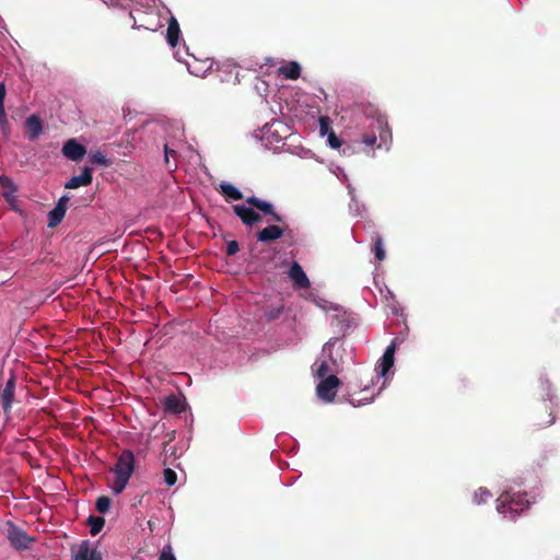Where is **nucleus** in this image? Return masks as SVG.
<instances>
[{
    "instance_id": "obj_1",
    "label": "nucleus",
    "mask_w": 560,
    "mask_h": 560,
    "mask_svg": "<svg viewBox=\"0 0 560 560\" xmlns=\"http://www.w3.org/2000/svg\"><path fill=\"white\" fill-rule=\"evenodd\" d=\"M365 114L368 117H372L369 125L371 131L362 135L361 142L371 149L374 147L381 148L382 145L387 147L392 141V130L388 126L387 117L374 108H371L370 112L366 110Z\"/></svg>"
},
{
    "instance_id": "obj_2",
    "label": "nucleus",
    "mask_w": 560,
    "mask_h": 560,
    "mask_svg": "<svg viewBox=\"0 0 560 560\" xmlns=\"http://www.w3.org/2000/svg\"><path fill=\"white\" fill-rule=\"evenodd\" d=\"M135 455L130 450H124L117 458L110 471L115 475L114 481L110 486L115 494L121 493L135 471Z\"/></svg>"
},
{
    "instance_id": "obj_3",
    "label": "nucleus",
    "mask_w": 560,
    "mask_h": 560,
    "mask_svg": "<svg viewBox=\"0 0 560 560\" xmlns=\"http://www.w3.org/2000/svg\"><path fill=\"white\" fill-rule=\"evenodd\" d=\"M556 420L553 415V401L546 399L538 402L530 412L532 424L537 429L551 425Z\"/></svg>"
},
{
    "instance_id": "obj_4",
    "label": "nucleus",
    "mask_w": 560,
    "mask_h": 560,
    "mask_svg": "<svg viewBox=\"0 0 560 560\" xmlns=\"http://www.w3.org/2000/svg\"><path fill=\"white\" fill-rule=\"evenodd\" d=\"M5 536L11 546L16 550H26L34 541V538L28 536L25 530L16 526L11 521L7 522Z\"/></svg>"
},
{
    "instance_id": "obj_5",
    "label": "nucleus",
    "mask_w": 560,
    "mask_h": 560,
    "mask_svg": "<svg viewBox=\"0 0 560 560\" xmlns=\"http://www.w3.org/2000/svg\"><path fill=\"white\" fill-rule=\"evenodd\" d=\"M340 381L336 375H329L323 378L316 387L317 396L327 402H331L337 394Z\"/></svg>"
},
{
    "instance_id": "obj_6",
    "label": "nucleus",
    "mask_w": 560,
    "mask_h": 560,
    "mask_svg": "<svg viewBox=\"0 0 560 560\" xmlns=\"http://www.w3.org/2000/svg\"><path fill=\"white\" fill-rule=\"evenodd\" d=\"M283 236L292 238V231L277 224H270L257 232L256 237L260 243H271Z\"/></svg>"
},
{
    "instance_id": "obj_7",
    "label": "nucleus",
    "mask_w": 560,
    "mask_h": 560,
    "mask_svg": "<svg viewBox=\"0 0 560 560\" xmlns=\"http://www.w3.org/2000/svg\"><path fill=\"white\" fill-rule=\"evenodd\" d=\"M62 154L71 161L79 162L86 154V149L75 139H69L62 147Z\"/></svg>"
},
{
    "instance_id": "obj_8",
    "label": "nucleus",
    "mask_w": 560,
    "mask_h": 560,
    "mask_svg": "<svg viewBox=\"0 0 560 560\" xmlns=\"http://www.w3.org/2000/svg\"><path fill=\"white\" fill-rule=\"evenodd\" d=\"M233 212L241 219L242 223L247 226H252L261 221V215L258 212L244 205L233 206Z\"/></svg>"
},
{
    "instance_id": "obj_9",
    "label": "nucleus",
    "mask_w": 560,
    "mask_h": 560,
    "mask_svg": "<svg viewBox=\"0 0 560 560\" xmlns=\"http://www.w3.org/2000/svg\"><path fill=\"white\" fill-rule=\"evenodd\" d=\"M498 511L500 513H517L524 510V504L521 501L515 500L509 492H504L498 499Z\"/></svg>"
},
{
    "instance_id": "obj_10",
    "label": "nucleus",
    "mask_w": 560,
    "mask_h": 560,
    "mask_svg": "<svg viewBox=\"0 0 560 560\" xmlns=\"http://www.w3.org/2000/svg\"><path fill=\"white\" fill-rule=\"evenodd\" d=\"M246 203L249 205L250 207L261 211L264 214H270L272 217V220L276 222L282 221V217L280 214H278L275 211L273 206L266 200H262L260 198L252 196V197L246 198Z\"/></svg>"
},
{
    "instance_id": "obj_11",
    "label": "nucleus",
    "mask_w": 560,
    "mask_h": 560,
    "mask_svg": "<svg viewBox=\"0 0 560 560\" xmlns=\"http://www.w3.org/2000/svg\"><path fill=\"white\" fill-rule=\"evenodd\" d=\"M0 187L2 188V196L4 200L11 206L12 209L16 210V186L8 176H0Z\"/></svg>"
},
{
    "instance_id": "obj_12",
    "label": "nucleus",
    "mask_w": 560,
    "mask_h": 560,
    "mask_svg": "<svg viewBox=\"0 0 560 560\" xmlns=\"http://www.w3.org/2000/svg\"><path fill=\"white\" fill-rule=\"evenodd\" d=\"M289 278L293 281V283L300 289H307L311 287V282L304 272L302 266L294 261L289 269Z\"/></svg>"
},
{
    "instance_id": "obj_13",
    "label": "nucleus",
    "mask_w": 560,
    "mask_h": 560,
    "mask_svg": "<svg viewBox=\"0 0 560 560\" xmlns=\"http://www.w3.org/2000/svg\"><path fill=\"white\" fill-rule=\"evenodd\" d=\"M92 168L84 166L80 175L72 176L65 185L67 189H77L81 186H88L92 183Z\"/></svg>"
},
{
    "instance_id": "obj_14",
    "label": "nucleus",
    "mask_w": 560,
    "mask_h": 560,
    "mask_svg": "<svg viewBox=\"0 0 560 560\" xmlns=\"http://www.w3.org/2000/svg\"><path fill=\"white\" fill-rule=\"evenodd\" d=\"M72 560H103V558L100 551L91 549L89 540H83Z\"/></svg>"
},
{
    "instance_id": "obj_15",
    "label": "nucleus",
    "mask_w": 560,
    "mask_h": 560,
    "mask_svg": "<svg viewBox=\"0 0 560 560\" xmlns=\"http://www.w3.org/2000/svg\"><path fill=\"white\" fill-rule=\"evenodd\" d=\"M396 345L392 342L385 350L381 363L378 364V377H383L394 365Z\"/></svg>"
},
{
    "instance_id": "obj_16",
    "label": "nucleus",
    "mask_w": 560,
    "mask_h": 560,
    "mask_svg": "<svg viewBox=\"0 0 560 560\" xmlns=\"http://www.w3.org/2000/svg\"><path fill=\"white\" fill-rule=\"evenodd\" d=\"M180 28L177 20L174 16H171L168 20L167 31H166V40L170 46L175 47L179 42Z\"/></svg>"
},
{
    "instance_id": "obj_17",
    "label": "nucleus",
    "mask_w": 560,
    "mask_h": 560,
    "mask_svg": "<svg viewBox=\"0 0 560 560\" xmlns=\"http://www.w3.org/2000/svg\"><path fill=\"white\" fill-rule=\"evenodd\" d=\"M25 126L27 128L30 140L37 139L43 131V124L37 115L30 116L25 121Z\"/></svg>"
},
{
    "instance_id": "obj_18",
    "label": "nucleus",
    "mask_w": 560,
    "mask_h": 560,
    "mask_svg": "<svg viewBox=\"0 0 560 560\" xmlns=\"http://www.w3.org/2000/svg\"><path fill=\"white\" fill-rule=\"evenodd\" d=\"M218 190L225 197L226 201L243 199L242 191L230 183L222 182Z\"/></svg>"
},
{
    "instance_id": "obj_19",
    "label": "nucleus",
    "mask_w": 560,
    "mask_h": 560,
    "mask_svg": "<svg viewBox=\"0 0 560 560\" xmlns=\"http://www.w3.org/2000/svg\"><path fill=\"white\" fill-rule=\"evenodd\" d=\"M164 407L168 412L182 413L185 410V402L176 395H170L165 398Z\"/></svg>"
},
{
    "instance_id": "obj_20",
    "label": "nucleus",
    "mask_w": 560,
    "mask_h": 560,
    "mask_svg": "<svg viewBox=\"0 0 560 560\" xmlns=\"http://www.w3.org/2000/svg\"><path fill=\"white\" fill-rule=\"evenodd\" d=\"M279 72L285 79L296 80L301 74V67L296 61H290L289 63L280 67Z\"/></svg>"
},
{
    "instance_id": "obj_21",
    "label": "nucleus",
    "mask_w": 560,
    "mask_h": 560,
    "mask_svg": "<svg viewBox=\"0 0 560 560\" xmlns=\"http://www.w3.org/2000/svg\"><path fill=\"white\" fill-rule=\"evenodd\" d=\"M65 214L66 209H62L61 205H56V207L48 213V226H57L62 221Z\"/></svg>"
},
{
    "instance_id": "obj_22",
    "label": "nucleus",
    "mask_w": 560,
    "mask_h": 560,
    "mask_svg": "<svg viewBox=\"0 0 560 560\" xmlns=\"http://www.w3.org/2000/svg\"><path fill=\"white\" fill-rule=\"evenodd\" d=\"M283 310H284L283 304L266 307V308H264L262 318L268 323L273 322L281 316V314L283 313Z\"/></svg>"
},
{
    "instance_id": "obj_23",
    "label": "nucleus",
    "mask_w": 560,
    "mask_h": 560,
    "mask_svg": "<svg viewBox=\"0 0 560 560\" xmlns=\"http://www.w3.org/2000/svg\"><path fill=\"white\" fill-rule=\"evenodd\" d=\"M88 524L90 525V533L92 536H96L104 527L105 520L101 516L91 515L88 518Z\"/></svg>"
},
{
    "instance_id": "obj_24",
    "label": "nucleus",
    "mask_w": 560,
    "mask_h": 560,
    "mask_svg": "<svg viewBox=\"0 0 560 560\" xmlns=\"http://www.w3.org/2000/svg\"><path fill=\"white\" fill-rule=\"evenodd\" d=\"M7 95L5 84L0 82V125L4 126L8 122L5 108H4V98Z\"/></svg>"
},
{
    "instance_id": "obj_25",
    "label": "nucleus",
    "mask_w": 560,
    "mask_h": 560,
    "mask_svg": "<svg viewBox=\"0 0 560 560\" xmlns=\"http://www.w3.org/2000/svg\"><path fill=\"white\" fill-rule=\"evenodd\" d=\"M14 399V392L3 389L1 394V405L4 412H10Z\"/></svg>"
},
{
    "instance_id": "obj_26",
    "label": "nucleus",
    "mask_w": 560,
    "mask_h": 560,
    "mask_svg": "<svg viewBox=\"0 0 560 560\" xmlns=\"http://www.w3.org/2000/svg\"><path fill=\"white\" fill-rule=\"evenodd\" d=\"M492 498V493L486 488H479L474 494V501L476 504L488 502Z\"/></svg>"
},
{
    "instance_id": "obj_27",
    "label": "nucleus",
    "mask_w": 560,
    "mask_h": 560,
    "mask_svg": "<svg viewBox=\"0 0 560 560\" xmlns=\"http://www.w3.org/2000/svg\"><path fill=\"white\" fill-rule=\"evenodd\" d=\"M90 162L95 165L109 166L110 161L100 151L90 154Z\"/></svg>"
},
{
    "instance_id": "obj_28",
    "label": "nucleus",
    "mask_w": 560,
    "mask_h": 560,
    "mask_svg": "<svg viewBox=\"0 0 560 560\" xmlns=\"http://www.w3.org/2000/svg\"><path fill=\"white\" fill-rule=\"evenodd\" d=\"M110 504L112 500L106 495H102L97 498L95 502V508L100 513L105 514L109 511Z\"/></svg>"
},
{
    "instance_id": "obj_29",
    "label": "nucleus",
    "mask_w": 560,
    "mask_h": 560,
    "mask_svg": "<svg viewBox=\"0 0 560 560\" xmlns=\"http://www.w3.org/2000/svg\"><path fill=\"white\" fill-rule=\"evenodd\" d=\"M375 257L378 261H382L385 259V250L383 247V240L381 236H377L374 241V247H373Z\"/></svg>"
},
{
    "instance_id": "obj_30",
    "label": "nucleus",
    "mask_w": 560,
    "mask_h": 560,
    "mask_svg": "<svg viewBox=\"0 0 560 560\" xmlns=\"http://www.w3.org/2000/svg\"><path fill=\"white\" fill-rule=\"evenodd\" d=\"M164 481L168 487H172L177 481L176 472L171 468H165L163 471Z\"/></svg>"
},
{
    "instance_id": "obj_31",
    "label": "nucleus",
    "mask_w": 560,
    "mask_h": 560,
    "mask_svg": "<svg viewBox=\"0 0 560 560\" xmlns=\"http://www.w3.org/2000/svg\"><path fill=\"white\" fill-rule=\"evenodd\" d=\"M314 366H316L315 375L319 378H325L326 374L329 371L328 363L326 361H322L319 363H315Z\"/></svg>"
},
{
    "instance_id": "obj_32",
    "label": "nucleus",
    "mask_w": 560,
    "mask_h": 560,
    "mask_svg": "<svg viewBox=\"0 0 560 560\" xmlns=\"http://www.w3.org/2000/svg\"><path fill=\"white\" fill-rule=\"evenodd\" d=\"M159 560H176L171 546H165L162 549Z\"/></svg>"
},
{
    "instance_id": "obj_33",
    "label": "nucleus",
    "mask_w": 560,
    "mask_h": 560,
    "mask_svg": "<svg viewBox=\"0 0 560 560\" xmlns=\"http://www.w3.org/2000/svg\"><path fill=\"white\" fill-rule=\"evenodd\" d=\"M328 143L332 149H338L341 145V140L337 137V135L330 130L328 133Z\"/></svg>"
},
{
    "instance_id": "obj_34",
    "label": "nucleus",
    "mask_w": 560,
    "mask_h": 560,
    "mask_svg": "<svg viewBox=\"0 0 560 560\" xmlns=\"http://www.w3.org/2000/svg\"><path fill=\"white\" fill-rule=\"evenodd\" d=\"M240 250V245L237 241H229L226 243V255L233 256Z\"/></svg>"
},
{
    "instance_id": "obj_35",
    "label": "nucleus",
    "mask_w": 560,
    "mask_h": 560,
    "mask_svg": "<svg viewBox=\"0 0 560 560\" xmlns=\"http://www.w3.org/2000/svg\"><path fill=\"white\" fill-rule=\"evenodd\" d=\"M319 129L322 135H326L328 132V130L330 129V122L328 117L319 118Z\"/></svg>"
},
{
    "instance_id": "obj_36",
    "label": "nucleus",
    "mask_w": 560,
    "mask_h": 560,
    "mask_svg": "<svg viewBox=\"0 0 560 560\" xmlns=\"http://www.w3.org/2000/svg\"><path fill=\"white\" fill-rule=\"evenodd\" d=\"M3 389H10V390H12V392H14V390H15V381H14V378H13V377H11V378L7 382V384H5V386H4V388H3Z\"/></svg>"
},
{
    "instance_id": "obj_37",
    "label": "nucleus",
    "mask_w": 560,
    "mask_h": 560,
    "mask_svg": "<svg viewBox=\"0 0 560 560\" xmlns=\"http://www.w3.org/2000/svg\"><path fill=\"white\" fill-rule=\"evenodd\" d=\"M67 202H68V198L67 197H61L57 205H61L62 206V209H66L67 210Z\"/></svg>"
},
{
    "instance_id": "obj_38",
    "label": "nucleus",
    "mask_w": 560,
    "mask_h": 560,
    "mask_svg": "<svg viewBox=\"0 0 560 560\" xmlns=\"http://www.w3.org/2000/svg\"><path fill=\"white\" fill-rule=\"evenodd\" d=\"M164 152H165V156L167 158L170 154H174L175 151L174 150H171L168 149L167 144H165L164 147Z\"/></svg>"
}]
</instances>
